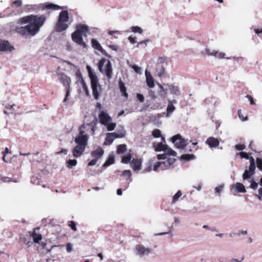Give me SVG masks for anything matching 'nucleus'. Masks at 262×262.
<instances>
[{"instance_id":"nucleus-29","label":"nucleus","mask_w":262,"mask_h":262,"mask_svg":"<svg viewBox=\"0 0 262 262\" xmlns=\"http://www.w3.org/2000/svg\"><path fill=\"white\" fill-rule=\"evenodd\" d=\"M131 159L132 154L130 153H128L122 157L121 162L124 164H128L130 162Z\"/></svg>"},{"instance_id":"nucleus-63","label":"nucleus","mask_w":262,"mask_h":262,"mask_svg":"<svg viewBox=\"0 0 262 262\" xmlns=\"http://www.w3.org/2000/svg\"><path fill=\"white\" fill-rule=\"evenodd\" d=\"M67 251L70 252L72 250V246L70 243H68L66 246Z\"/></svg>"},{"instance_id":"nucleus-2","label":"nucleus","mask_w":262,"mask_h":262,"mask_svg":"<svg viewBox=\"0 0 262 262\" xmlns=\"http://www.w3.org/2000/svg\"><path fill=\"white\" fill-rule=\"evenodd\" d=\"M86 34H90L89 27L83 24H78L76 26V30L72 34V40L79 45L83 48H86L87 45L83 41L82 35L86 36Z\"/></svg>"},{"instance_id":"nucleus-21","label":"nucleus","mask_w":262,"mask_h":262,"mask_svg":"<svg viewBox=\"0 0 262 262\" xmlns=\"http://www.w3.org/2000/svg\"><path fill=\"white\" fill-rule=\"evenodd\" d=\"M164 86L168 87V90L169 89L170 90L171 94L176 95H180V91L178 86L173 85H170L168 84H164Z\"/></svg>"},{"instance_id":"nucleus-47","label":"nucleus","mask_w":262,"mask_h":262,"mask_svg":"<svg viewBox=\"0 0 262 262\" xmlns=\"http://www.w3.org/2000/svg\"><path fill=\"white\" fill-rule=\"evenodd\" d=\"M122 176H126L128 179H130L132 176V172L130 170H125L122 172Z\"/></svg>"},{"instance_id":"nucleus-25","label":"nucleus","mask_w":262,"mask_h":262,"mask_svg":"<svg viewBox=\"0 0 262 262\" xmlns=\"http://www.w3.org/2000/svg\"><path fill=\"white\" fill-rule=\"evenodd\" d=\"M119 85L120 92L123 95V96L127 98L128 97V94L126 92V89L124 83L121 80L119 81Z\"/></svg>"},{"instance_id":"nucleus-44","label":"nucleus","mask_w":262,"mask_h":262,"mask_svg":"<svg viewBox=\"0 0 262 262\" xmlns=\"http://www.w3.org/2000/svg\"><path fill=\"white\" fill-rule=\"evenodd\" d=\"M224 187V184H221V185H219V186L216 187L215 188V192L216 193H218L219 195H220V193L223 191Z\"/></svg>"},{"instance_id":"nucleus-9","label":"nucleus","mask_w":262,"mask_h":262,"mask_svg":"<svg viewBox=\"0 0 262 262\" xmlns=\"http://www.w3.org/2000/svg\"><path fill=\"white\" fill-rule=\"evenodd\" d=\"M171 142L174 143L176 147L179 149H184L187 145V141L183 139L180 134H177L172 137Z\"/></svg>"},{"instance_id":"nucleus-32","label":"nucleus","mask_w":262,"mask_h":262,"mask_svg":"<svg viewBox=\"0 0 262 262\" xmlns=\"http://www.w3.org/2000/svg\"><path fill=\"white\" fill-rule=\"evenodd\" d=\"M77 164V161L76 159H70L67 161V166L69 168H72L73 167L75 166Z\"/></svg>"},{"instance_id":"nucleus-62","label":"nucleus","mask_w":262,"mask_h":262,"mask_svg":"<svg viewBox=\"0 0 262 262\" xmlns=\"http://www.w3.org/2000/svg\"><path fill=\"white\" fill-rule=\"evenodd\" d=\"M149 96L154 100L156 99V96L155 95L154 92L152 90L149 91Z\"/></svg>"},{"instance_id":"nucleus-48","label":"nucleus","mask_w":262,"mask_h":262,"mask_svg":"<svg viewBox=\"0 0 262 262\" xmlns=\"http://www.w3.org/2000/svg\"><path fill=\"white\" fill-rule=\"evenodd\" d=\"M161 162H156L153 167V170L155 171H156L158 170V169L159 168H160L162 169V165H161Z\"/></svg>"},{"instance_id":"nucleus-43","label":"nucleus","mask_w":262,"mask_h":262,"mask_svg":"<svg viewBox=\"0 0 262 262\" xmlns=\"http://www.w3.org/2000/svg\"><path fill=\"white\" fill-rule=\"evenodd\" d=\"M0 181H2L3 182H13L15 183L18 182V181L17 180H11L8 177H0Z\"/></svg>"},{"instance_id":"nucleus-42","label":"nucleus","mask_w":262,"mask_h":262,"mask_svg":"<svg viewBox=\"0 0 262 262\" xmlns=\"http://www.w3.org/2000/svg\"><path fill=\"white\" fill-rule=\"evenodd\" d=\"M258 183L253 180L250 181V185L249 187L253 190H256L258 187Z\"/></svg>"},{"instance_id":"nucleus-23","label":"nucleus","mask_w":262,"mask_h":262,"mask_svg":"<svg viewBox=\"0 0 262 262\" xmlns=\"http://www.w3.org/2000/svg\"><path fill=\"white\" fill-rule=\"evenodd\" d=\"M173 103H176L177 101L173 100V101L169 100L167 107V116H168L170 114L173 113L175 110V106L173 105Z\"/></svg>"},{"instance_id":"nucleus-54","label":"nucleus","mask_w":262,"mask_h":262,"mask_svg":"<svg viewBox=\"0 0 262 262\" xmlns=\"http://www.w3.org/2000/svg\"><path fill=\"white\" fill-rule=\"evenodd\" d=\"M13 4L15 5L16 7H19L22 5V2L21 0H15L13 2Z\"/></svg>"},{"instance_id":"nucleus-40","label":"nucleus","mask_w":262,"mask_h":262,"mask_svg":"<svg viewBox=\"0 0 262 262\" xmlns=\"http://www.w3.org/2000/svg\"><path fill=\"white\" fill-rule=\"evenodd\" d=\"M213 56L216 58L222 59L224 58L225 54L223 52H220L219 51H214Z\"/></svg>"},{"instance_id":"nucleus-12","label":"nucleus","mask_w":262,"mask_h":262,"mask_svg":"<svg viewBox=\"0 0 262 262\" xmlns=\"http://www.w3.org/2000/svg\"><path fill=\"white\" fill-rule=\"evenodd\" d=\"M13 47L11 46L9 42L5 40L0 41V51L7 52L11 51L13 49Z\"/></svg>"},{"instance_id":"nucleus-6","label":"nucleus","mask_w":262,"mask_h":262,"mask_svg":"<svg viewBox=\"0 0 262 262\" xmlns=\"http://www.w3.org/2000/svg\"><path fill=\"white\" fill-rule=\"evenodd\" d=\"M84 125L80 126L78 128L79 134L75 138V142L77 145H80L86 147L89 140V136L83 130Z\"/></svg>"},{"instance_id":"nucleus-57","label":"nucleus","mask_w":262,"mask_h":262,"mask_svg":"<svg viewBox=\"0 0 262 262\" xmlns=\"http://www.w3.org/2000/svg\"><path fill=\"white\" fill-rule=\"evenodd\" d=\"M166 58L165 57H159L158 59L157 64H163V63L165 61Z\"/></svg>"},{"instance_id":"nucleus-51","label":"nucleus","mask_w":262,"mask_h":262,"mask_svg":"<svg viewBox=\"0 0 262 262\" xmlns=\"http://www.w3.org/2000/svg\"><path fill=\"white\" fill-rule=\"evenodd\" d=\"M137 98L141 102H143L144 100V96L142 94H139L138 93V94H137Z\"/></svg>"},{"instance_id":"nucleus-17","label":"nucleus","mask_w":262,"mask_h":262,"mask_svg":"<svg viewBox=\"0 0 262 262\" xmlns=\"http://www.w3.org/2000/svg\"><path fill=\"white\" fill-rule=\"evenodd\" d=\"M146 82L147 85L150 88L155 86L154 79L150 73L147 70L145 71Z\"/></svg>"},{"instance_id":"nucleus-52","label":"nucleus","mask_w":262,"mask_h":262,"mask_svg":"<svg viewBox=\"0 0 262 262\" xmlns=\"http://www.w3.org/2000/svg\"><path fill=\"white\" fill-rule=\"evenodd\" d=\"M148 42H149L148 39H145L144 40L140 41L138 43L136 47L139 48L140 45H143V44H144L145 46H146Z\"/></svg>"},{"instance_id":"nucleus-20","label":"nucleus","mask_w":262,"mask_h":262,"mask_svg":"<svg viewBox=\"0 0 262 262\" xmlns=\"http://www.w3.org/2000/svg\"><path fill=\"white\" fill-rule=\"evenodd\" d=\"M104 154V150L101 148L99 147L97 149L93 151L91 155V156L93 158H95V159L97 160L99 159Z\"/></svg>"},{"instance_id":"nucleus-27","label":"nucleus","mask_w":262,"mask_h":262,"mask_svg":"<svg viewBox=\"0 0 262 262\" xmlns=\"http://www.w3.org/2000/svg\"><path fill=\"white\" fill-rule=\"evenodd\" d=\"M127 150L126 144H120L117 146V153L118 154H124Z\"/></svg>"},{"instance_id":"nucleus-14","label":"nucleus","mask_w":262,"mask_h":262,"mask_svg":"<svg viewBox=\"0 0 262 262\" xmlns=\"http://www.w3.org/2000/svg\"><path fill=\"white\" fill-rule=\"evenodd\" d=\"M98 123V120L97 118H95L91 122L88 124H83L82 125H84L83 127H88L90 128L91 134L94 135L96 130V125Z\"/></svg>"},{"instance_id":"nucleus-55","label":"nucleus","mask_w":262,"mask_h":262,"mask_svg":"<svg viewBox=\"0 0 262 262\" xmlns=\"http://www.w3.org/2000/svg\"><path fill=\"white\" fill-rule=\"evenodd\" d=\"M41 239V236L40 235H37L35 237L33 236V240L35 243H38Z\"/></svg>"},{"instance_id":"nucleus-22","label":"nucleus","mask_w":262,"mask_h":262,"mask_svg":"<svg viewBox=\"0 0 262 262\" xmlns=\"http://www.w3.org/2000/svg\"><path fill=\"white\" fill-rule=\"evenodd\" d=\"M166 146L167 145L164 144L162 142L153 143V147L154 148L155 151L157 152H160L162 151H164V150L166 149Z\"/></svg>"},{"instance_id":"nucleus-39","label":"nucleus","mask_w":262,"mask_h":262,"mask_svg":"<svg viewBox=\"0 0 262 262\" xmlns=\"http://www.w3.org/2000/svg\"><path fill=\"white\" fill-rule=\"evenodd\" d=\"M152 135L156 138H158L161 137V133L160 129H155L152 132Z\"/></svg>"},{"instance_id":"nucleus-56","label":"nucleus","mask_w":262,"mask_h":262,"mask_svg":"<svg viewBox=\"0 0 262 262\" xmlns=\"http://www.w3.org/2000/svg\"><path fill=\"white\" fill-rule=\"evenodd\" d=\"M3 105H4L5 108H6L7 110L12 109L13 108V107L15 106V105L14 104H4Z\"/></svg>"},{"instance_id":"nucleus-13","label":"nucleus","mask_w":262,"mask_h":262,"mask_svg":"<svg viewBox=\"0 0 262 262\" xmlns=\"http://www.w3.org/2000/svg\"><path fill=\"white\" fill-rule=\"evenodd\" d=\"M85 149V147L77 144L72 150L73 156L75 158L80 157L84 152Z\"/></svg>"},{"instance_id":"nucleus-18","label":"nucleus","mask_w":262,"mask_h":262,"mask_svg":"<svg viewBox=\"0 0 262 262\" xmlns=\"http://www.w3.org/2000/svg\"><path fill=\"white\" fill-rule=\"evenodd\" d=\"M233 189L237 193H245L246 189L243 184L237 182L232 185Z\"/></svg>"},{"instance_id":"nucleus-36","label":"nucleus","mask_w":262,"mask_h":262,"mask_svg":"<svg viewBox=\"0 0 262 262\" xmlns=\"http://www.w3.org/2000/svg\"><path fill=\"white\" fill-rule=\"evenodd\" d=\"M182 193L181 191L179 190L173 196L172 198V203H176L179 199L182 196Z\"/></svg>"},{"instance_id":"nucleus-24","label":"nucleus","mask_w":262,"mask_h":262,"mask_svg":"<svg viewBox=\"0 0 262 262\" xmlns=\"http://www.w3.org/2000/svg\"><path fill=\"white\" fill-rule=\"evenodd\" d=\"M157 75L159 77H162L165 73L164 67L163 64H157L156 69Z\"/></svg>"},{"instance_id":"nucleus-35","label":"nucleus","mask_w":262,"mask_h":262,"mask_svg":"<svg viewBox=\"0 0 262 262\" xmlns=\"http://www.w3.org/2000/svg\"><path fill=\"white\" fill-rule=\"evenodd\" d=\"M132 31L134 33H138L141 34L143 33V29L138 26H132L131 27Z\"/></svg>"},{"instance_id":"nucleus-15","label":"nucleus","mask_w":262,"mask_h":262,"mask_svg":"<svg viewBox=\"0 0 262 262\" xmlns=\"http://www.w3.org/2000/svg\"><path fill=\"white\" fill-rule=\"evenodd\" d=\"M142 161L139 159H133L130 163V167L135 171L140 170L141 168Z\"/></svg>"},{"instance_id":"nucleus-10","label":"nucleus","mask_w":262,"mask_h":262,"mask_svg":"<svg viewBox=\"0 0 262 262\" xmlns=\"http://www.w3.org/2000/svg\"><path fill=\"white\" fill-rule=\"evenodd\" d=\"M135 252L137 255L143 257L149 254L151 252V249L146 248L143 245H138L135 248Z\"/></svg>"},{"instance_id":"nucleus-58","label":"nucleus","mask_w":262,"mask_h":262,"mask_svg":"<svg viewBox=\"0 0 262 262\" xmlns=\"http://www.w3.org/2000/svg\"><path fill=\"white\" fill-rule=\"evenodd\" d=\"M246 97L247 98L249 99L251 104H252V105L255 104V102H254L253 98L251 97V96L249 95H247L246 96Z\"/></svg>"},{"instance_id":"nucleus-26","label":"nucleus","mask_w":262,"mask_h":262,"mask_svg":"<svg viewBox=\"0 0 262 262\" xmlns=\"http://www.w3.org/2000/svg\"><path fill=\"white\" fill-rule=\"evenodd\" d=\"M168 157H175L177 156V153L171 148L168 147L167 146L166 147V149L164 150Z\"/></svg>"},{"instance_id":"nucleus-31","label":"nucleus","mask_w":262,"mask_h":262,"mask_svg":"<svg viewBox=\"0 0 262 262\" xmlns=\"http://www.w3.org/2000/svg\"><path fill=\"white\" fill-rule=\"evenodd\" d=\"M92 46L93 48L99 50L102 49V47L99 42L95 39H92L91 40Z\"/></svg>"},{"instance_id":"nucleus-16","label":"nucleus","mask_w":262,"mask_h":262,"mask_svg":"<svg viewBox=\"0 0 262 262\" xmlns=\"http://www.w3.org/2000/svg\"><path fill=\"white\" fill-rule=\"evenodd\" d=\"M60 81L62 83L63 85L66 88H70V83L71 82V79L70 77L67 76L66 75L61 73L59 74Z\"/></svg>"},{"instance_id":"nucleus-1","label":"nucleus","mask_w":262,"mask_h":262,"mask_svg":"<svg viewBox=\"0 0 262 262\" xmlns=\"http://www.w3.org/2000/svg\"><path fill=\"white\" fill-rule=\"evenodd\" d=\"M46 17L42 15H29L18 19L16 24L22 25L27 24L24 27L16 26L14 22H11L7 25L10 32H15L20 36L27 38L34 36L40 31L43 25Z\"/></svg>"},{"instance_id":"nucleus-5","label":"nucleus","mask_w":262,"mask_h":262,"mask_svg":"<svg viewBox=\"0 0 262 262\" xmlns=\"http://www.w3.org/2000/svg\"><path fill=\"white\" fill-rule=\"evenodd\" d=\"M69 19L68 12L66 10L61 11L59 15L58 21L55 26V30L61 32L67 29L68 25L67 22Z\"/></svg>"},{"instance_id":"nucleus-53","label":"nucleus","mask_w":262,"mask_h":262,"mask_svg":"<svg viewBox=\"0 0 262 262\" xmlns=\"http://www.w3.org/2000/svg\"><path fill=\"white\" fill-rule=\"evenodd\" d=\"M111 135L114 139L116 138H123V135L118 136V133L116 132L111 133Z\"/></svg>"},{"instance_id":"nucleus-30","label":"nucleus","mask_w":262,"mask_h":262,"mask_svg":"<svg viewBox=\"0 0 262 262\" xmlns=\"http://www.w3.org/2000/svg\"><path fill=\"white\" fill-rule=\"evenodd\" d=\"M181 160L190 161L195 159V156L193 154H184L181 157Z\"/></svg>"},{"instance_id":"nucleus-11","label":"nucleus","mask_w":262,"mask_h":262,"mask_svg":"<svg viewBox=\"0 0 262 262\" xmlns=\"http://www.w3.org/2000/svg\"><path fill=\"white\" fill-rule=\"evenodd\" d=\"M98 117L100 123L104 126L107 125L108 123H110L112 121V120L109 115L103 111L101 112Z\"/></svg>"},{"instance_id":"nucleus-50","label":"nucleus","mask_w":262,"mask_h":262,"mask_svg":"<svg viewBox=\"0 0 262 262\" xmlns=\"http://www.w3.org/2000/svg\"><path fill=\"white\" fill-rule=\"evenodd\" d=\"M235 147L237 150H243L246 148V146L244 144H236Z\"/></svg>"},{"instance_id":"nucleus-3","label":"nucleus","mask_w":262,"mask_h":262,"mask_svg":"<svg viewBox=\"0 0 262 262\" xmlns=\"http://www.w3.org/2000/svg\"><path fill=\"white\" fill-rule=\"evenodd\" d=\"M89 77L91 79V84L92 89V93L94 98L98 100L102 92V88L99 83L98 78L95 73L92 70L91 67L86 66Z\"/></svg>"},{"instance_id":"nucleus-60","label":"nucleus","mask_w":262,"mask_h":262,"mask_svg":"<svg viewBox=\"0 0 262 262\" xmlns=\"http://www.w3.org/2000/svg\"><path fill=\"white\" fill-rule=\"evenodd\" d=\"M97 162V159H93L89 163H88V165L89 166H94L95 165L96 163Z\"/></svg>"},{"instance_id":"nucleus-38","label":"nucleus","mask_w":262,"mask_h":262,"mask_svg":"<svg viewBox=\"0 0 262 262\" xmlns=\"http://www.w3.org/2000/svg\"><path fill=\"white\" fill-rule=\"evenodd\" d=\"M129 66L133 69L136 73L139 74H141V68L140 67H138L136 64H129Z\"/></svg>"},{"instance_id":"nucleus-45","label":"nucleus","mask_w":262,"mask_h":262,"mask_svg":"<svg viewBox=\"0 0 262 262\" xmlns=\"http://www.w3.org/2000/svg\"><path fill=\"white\" fill-rule=\"evenodd\" d=\"M66 95H65V97L63 99V102H67L69 99V96L70 95V88H66Z\"/></svg>"},{"instance_id":"nucleus-33","label":"nucleus","mask_w":262,"mask_h":262,"mask_svg":"<svg viewBox=\"0 0 262 262\" xmlns=\"http://www.w3.org/2000/svg\"><path fill=\"white\" fill-rule=\"evenodd\" d=\"M115 162V158L113 156L109 157L108 159L103 164V167H106L111 164H113Z\"/></svg>"},{"instance_id":"nucleus-37","label":"nucleus","mask_w":262,"mask_h":262,"mask_svg":"<svg viewBox=\"0 0 262 262\" xmlns=\"http://www.w3.org/2000/svg\"><path fill=\"white\" fill-rule=\"evenodd\" d=\"M46 8L47 9H53V10H57V9H62V7L60 6H58L57 5L53 4H49L47 5Z\"/></svg>"},{"instance_id":"nucleus-64","label":"nucleus","mask_w":262,"mask_h":262,"mask_svg":"<svg viewBox=\"0 0 262 262\" xmlns=\"http://www.w3.org/2000/svg\"><path fill=\"white\" fill-rule=\"evenodd\" d=\"M244 257H242L241 259L239 260L236 258H231L230 260V262H242V261L244 260Z\"/></svg>"},{"instance_id":"nucleus-4","label":"nucleus","mask_w":262,"mask_h":262,"mask_svg":"<svg viewBox=\"0 0 262 262\" xmlns=\"http://www.w3.org/2000/svg\"><path fill=\"white\" fill-rule=\"evenodd\" d=\"M98 70L106 75L108 79L112 77V66L110 60L102 58L98 63Z\"/></svg>"},{"instance_id":"nucleus-7","label":"nucleus","mask_w":262,"mask_h":262,"mask_svg":"<svg viewBox=\"0 0 262 262\" xmlns=\"http://www.w3.org/2000/svg\"><path fill=\"white\" fill-rule=\"evenodd\" d=\"M157 158L158 160L162 159L164 160V161L161 162L162 170L168 169L176 161V158L173 157H168L166 154L158 155Z\"/></svg>"},{"instance_id":"nucleus-49","label":"nucleus","mask_w":262,"mask_h":262,"mask_svg":"<svg viewBox=\"0 0 262 262\" xmlns=\"http://www.w3.org/2000/svg\"><path fill=\"white\" fill-rule=\"evenodd\" d=\"M257 166L260 170H262V159L260 158L256 159Z\"/></svg>"},{"instance_id":"nucleus-8","label":"nucleus","mask_w":262,"mask_h":262,"mask_svg":"<svg viewBox=\"0 0 262 262\" xmlns=\"http://www.w3.org/2000/svg\"><path fill=\"white\" fill-rule=\"evenodd\" d=\"M255 160L252 157H251L250 164L248 169H246L243 174V179L246 180L254 174L255 170Z\"/></svg>"},{"instance_id":"nucleus-46","label":"nucleus","mask_w":262,"mask_h":262,"mask_svg":"<svg viewBox=\"0 0 262 262\" xmlns=\"http://www.w3.org/2000/svg\"><path fill=\"white\" fill-rule=\"evenodd\" d=\"M238 154L241 156V158H245L246 159L250 160L251 159V157H250L248 154L246 152L241 151Z\"/></svg>"},{"instance_id":"nucleus-19","label":"nucleus","mask_w":262,"mask_h":262,"mask_svg":"<svg viewBox=\"0 0 262 262\" xmlns=\"http://www.w3.org/2000/svg\"><path fill=\"white\" fill-rule=\"evenodd\" d=\"M206 143L209 145V147L213 148L217 147L220 143L219 140L214 137H209L206 141Z\"/></svg>"},{"instance_id":"nucleus-41","label":"nucleus","mask_w":262,"mask_h":262,"mask_svg":"<svg viewBox=\"0 0 262 262\" xmlns=\"http://www.w3.org/2000/svg\"><path fill=\"white\" fill-rule=\"evenodd\" d=\"M105 126L107 127V130L112 131V130H114V129L116 126V124L115 123H111V122L110 123H108L107 125H105Z\"/></svg>"},{"instance_id":"nucleus-61","label":"nucleus","mask_w":262,"mask_h":262,"mask_svg":"<svg viewBox=\"0 0 262 262\" xmlns=\"http://www.w3.org/2000/svg\"><path fill=\"white\" fill-rule=\"evenodd\" d=\"M70 226L71 228V229L74 231L76 230V224L74 221H71Z\"/></svg>"},{"instance_id":"nucleus-28","label":"nucleus","mask_w":262,"mask_h":262,"mask_svg":"<svg viewBox=\"0 0 262 262\" xmlns=\"http://www.w3.org/2000/svg\"><path fill=\"white\" fill-rule=\"evenodd\" d=\"M158 86L161 89V91L159 92L160 95L161 96H165L166 92L168 90V87L164 86V85H162L159 83H157Z\"/></svg>"},{"instance_id":"nucleus-34","label":"nucleus","mask_w":262,"mask_h":262,"mask_svg":"<svg viewBox=\"0 0 262 262\" xmlns=\"http://www.w3.org/2000/svg\"><path fill=\"white\" fill-rule=\"evenodd\" d=\"M111 135V133L106 134V138H105V144H106L110 145L113 143V142L114 140L112 136Z\"/></svg>"},{"instance_id":"nucleus-59","label":"nucleus","mask_w":262,"mask_h":262,"mask_svg":"<svg viewBox=\"0 0 262 262\" xmlns=\"http://www.w3.org/2000/svg\"><path fill=\"white\" fill-rule=\"evenodd\" d=\"M128 39L129 42L132 44H134V43H137V41L136 40V38L135 37H133L132 36H129Z\"/></svg>"}]
</instances>
